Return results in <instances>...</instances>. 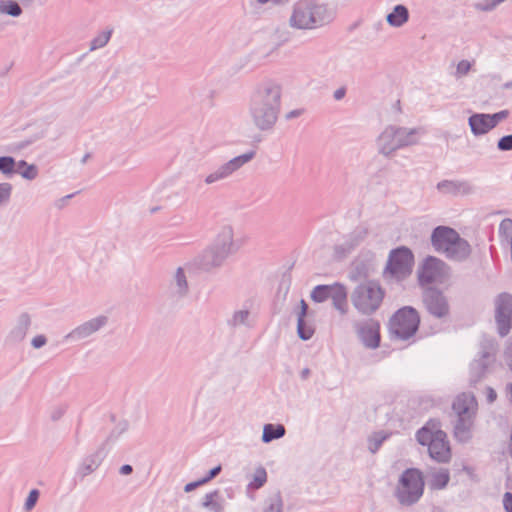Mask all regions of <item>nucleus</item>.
I'll return each mask as SVG.
<instances>
[{"label": "nucleus", "instance_id": "obj_1", "mask_svg": "<svg viewBox=\"0 0 512 512\" xmlns=\"http://www.w3.org/2000/svg\"><path fill=\"white\" fill-rule=\"evenodd\" d=\"M282 104V87L272 80L265 79L254 87L249 100L248 114L254 127L261 132L274 129Z\"/></svg>", "mask_w": 512, "mask_h": 512}, {"label": "nucleus", "instance_id": "obj_2", "mask_svg": "<svg viewBox=\"0 0 512 512\" xmlns=\"http://www.w3.org/2000/svg\"><path fill=\"white\" fill-rule=\"evenodd\" d=\"M333 13L318 0H298L292 8L289 25L298 30H314L329 24Z\"/></svg>", "mask_w": 512, "mask_h": 512}, {"label": "nucleus", "instance_id": "obj_3", "mask_svg": "<svg viewBox=\"0 0 512 512\" xmlns=\"http://www.w3.org/2000/svg\"><path fill=\"white\" fill-rule=\"evenodd\" d=\"M421 134V128L387 125L375 140L376 150L383 157L391 158L396 151L418 144Z\"/></svg>", "mask_w": 512, "mask_h": 512}, {"label": "nucleus", "instance_id": "obj_4", "mask_svg": "<svg viewBox=\"0 0 512 512\" xmlns=\"http://www.w3.org/2000/svg\"><path fill=\"white\" fill-rule=\"evenodd\" d=\"M431 243L436 251L454 261H463L471 253L468 241L461 238L454 229L446 226H438L433 230Z\"/></svg>", "mask_w": 512, "mask_h": 512}, {"label": "nucleus", "instance_id": "obj_5", "mask_svg": "<svg viewBox=\"0 0 512 512\" xmlns=\"http://www.w3.org/2000/svg\"><path fill=\"white\" fill-rule=\"evenodd\" d=\"M385 294V289L378 281L365 280L354 287L350 300L359 314L371 316L380 309Z\"/></svg>", "mask_w": 512, "mask_h": 512}, {"label": "nucleus", "instance_id": "obj_6", "mask_svg": "<svg viewBox=\"0 0 512 512\" xmlns=\"http://www.w3.org/2000/svg\"><path fill=\"white\" fill-rule=\"evenodd\" d=\"M416 439L420 445L428 446V452L432 459L439 463H447L451 459V450L447 435L440 429L439 422L430 420L416 433Z\"/></svg>", "mask_w": 512, "mask_h": 512}, {"label": "nucleus", "instance_id": "obj_7", "mask_svg": "<svg viewBox=\"0 0 512 512\" xmlns=\"http://www.w3.org/2000/svg\"><path fill=\"white\" fill-rule=\"evenodd\" d=\"M424 492V479L422 472L416 468H409L399 477L395 497L403 506H412L417 503Z\"/></svg>", "mask_w": 512, "mask_h": 512}, {"label": "nucleus", "instance_id": "obj_8", "mask_svg": "<svg viewBox=\"0 0 512 512\" xmlns=\"http://www.w3.org/2000/svg\"><path fill=\"white\" fill-rule=\"evenodd\" d=\"M498 351V344L492 338H484L480 344L478 357L475 358L469 369V383L476 385L484 379L489 373L492 372L496 365V354Z\"/></svg>", "mask_w": 512, "mask_h": 512}, {"label": "nucleus", "instance_id": "obj_9", "mask_svg": "<svg viewBox=\"0 0 512 512\" xmlns=\"http://www.w3.org/2000/svg\"><path fill=\"white\" fill-rule=\"evenodd\" d=\"M420 323L418 312L406 306L399 309L390 319V333L399 340H407L414 336Z\"/></svg>", "mask_w": 512, "mask_h": 512}, {"label": "nucleus", "instance_id": "obj_10", "mask_svg": "<svg viewBox=\"0 0 512 512\" xmlns=\"http://www.w3.org/2000/svg\"><path fill=\"white\" fill-rule=\"evenodd\" d=\"M413 263L414 256L411 250L399 247L390 252L384 274L397 280L404 279L411 274Z\"/></svg>", "mask_w": 512, "mask_h": 512}, {"label": "nucleus", "instance_id": "obj_11", "mask_svg": "<svg viewBox=\"0 0 512 512\" xmlns=\"http://www.w3.org/2000/svg\"><path fill=\"white\" fill-rule=\"evenodd\" d=\"M256 152L250 150L241 155L235 156L225 163L219 165L216 169L207 174L204 178V183L207 186L225 181L232 177L234 173L240 170L244 165L254 159Z\"/></svg>", "mask_w": 512, "mask_h": 512}, {"label": "nucleus", "instance_id": "obj_12", "mask_svg": "<svg viewBox=\"0 0 512 512\" xmlns=\"http://www.w3.org/2000/svg\"><path fill=\"white\" fill-rule=\"evenodd\" d=\"M447 275V265L442 260L432 256L425 259L418 274L421 285L442 283L446 279Z\"/></svg>", "mask_w": 512, "mask_h": 512}, {"label": "nucleus", "instance_id": "obj_13", "mask_svg": "<svg viewBox=\"0 0 512 512\" xmlns=\"http://www.w3.org/2000/svg\"><path fill=\"white\" fill-rule=\"evenodd\" d=\"M495 319L498 333L506 336L512 324V296L507 293L500 294L495 300Z\"/></svg>", "mask_w": 512, "mask_h": 512}, {"label": "nucleus", "instance_id": "obj_14", "mask_svg": "<svg viewBox=\"0 0 512 512\" xmlns=\"http://www.w3.org/2000/svg\"><path fill=\"white\" fill-rule=\"evenodd\" d=\"M423 304L427 311L436 318H443L449 314V303L442 291L428 287L423 291Z\"/></svg>", "mask_w": 512, "mask_h": 512}, {"label": "nucleus", "instance_id": "obj_15", "mask_svg": "<svg viewBox=\"0 0 512 512\" xmlns=\"http://www.w3.org/2000/svg\"><path fill=\"white\" fill-rule=\"evenodd\" d=\"M108 317L106 315H98L91 318L71 330L66 336L65 340L71 342H78L89 338L108 324Z\"/></svg>", "mask_w": 512, "mask_h": 512}, {"label": "nucleus", "instance_id": "obj_16", "mask_svg": "<svg viewBox=\"0 0 512 512\" xmlns=\"http://www.w3.org/2000/svg\"><path fill=\"white\" fill-rule=\"evenodd\" d=\"M189 267L179 266L171 274L168 283V293L174 300H182L188 296L190 288L188 283Z\"/></svg>", "mask_w": 512, "mask_h": 512}, {"label": "nucleus", "instance_id": "obj_17", "mask_svg": "<svg viewBox=\"0 0 512 512\" xmlns=\"http://www.w3.org/2000/svg\"><path fill=\"white\" fill-rule=\"evenodd\" d=\"M353 327L363 345L375 349L380 344L379 324L373 320L357 321Z\"/></svg>", "mask_w": 512, "mask_h": 512}, {"label": "nucleus", "instance_id": "obj_18", "mask_svg": "<svg viewBox=\"0 0 512 512\" xmlns=\"http://www.w3.org/2000/svg\"><path fill=\"white\" fill-rule=\"evenodd\" d=\"M228 254L224 251L210 245L205 249L200 258L201 268L205 271H210L221 267L225 260L228 258Z\"/></svg>", "mask_w": 512, "mask_h": 512}, {"label": "nucleus", "instance_id": "obj_19", "mask_svg": "<svg viewBox=\"0 0 512 512\" xmlns=\"http://www.w3.org/2000/svg\"><path fill=\"white\" fill-rule=\"evenodd\" d=\"M30 326V315L28 313L20 314L6 336V342L9 344H18L22 342L25 339Z\"/></svg>", "mask_w": 512, "mask_h": 512}, {"label": "nucleus", "instance_id": "obj_20", "mask_svg": "<svg viewBox=\"0 0 512 512\" xmlns=\"http://www.w3.org/2000/svg\"><path fill=\"white\" fill-rule=\"evenodd\" d=\"M477 401L472 393H461L453 402L452 408L457 417L475 416Z\"/></svg>", "mask_w": 512, "mask_h": 512}, {"label": "nucleus", "instance_id": "obj_21", "mask_svg": "<svg viewBox=\"0 0 512 512\" xmlns=\"http://www.w3.org/2000/svg\"><path fill=\"white\" fill-rule=\"evenodd\" d=\"M212 245L228 255L237 251V246L234 242V230L230 225H224L218 231Z\"/></svg>", "mask_w": 512, "mask_h": 512}, {"label": "nucleus", "instance_id": "obj_22", "mask_svg": "<svg viewBox=\"0 0 512 512\" xmlns=\"http://www.w3.org/2000/svg\"><path fill=\"white\" fill-rule=\"evenodd\" d=\"M368 235V230L364 226L356 227L346 238V240L335 247V251L338 254L345 255L350 253L355 247H357Z\"/></svg>", "mask_w": 512, "mask_h": 512}, {"label": "nucleus", "instance_id": "obj_23", "mask_svg": "<svg viewBox=\"0 0 512 512\" xmlns=\"http://www.w3.org/2000/svg\"><path fill=\"white\" fill-rule=\"evenodd\" d=\"M475 416L457 417L454 425V436L462 443L468 442L472 437V427Z\"/></svg>", "mask_w": 512, "mask_h": 512}, {"label": "nucleus", "instance_id": "obj_24", "mask_svg": "<svg viewBox=\"0 0 512 512\" xmlns=\"http://www.w3.org/2000/svg\"><path fill=\"white\" fill-rule=\"evenodd\" d=\"M103 454L101 450L85 457L77 468V474L81 478H85L95 472L103 461Z\"/></svg>", "mask_w": 512, "mask_h": 512}, {"label": "nucleus", "instance_id": "obj_25", "mask_svg": "<svg viewBox=\"0 0 512 512\" xmlns=\"http://www.w3.org/2000/svg\"><path fill=\"white\" fill-rule=\"evenodd\" d=\"M255 323V317L248 308L235 310L231 317L227 320V324L231 328H252Z\"/></svg>", "mask_w": 512, "mask_h": 512}, {"label": "nucleus", "instance_id": "obj_26", "mask_svg": "<svg viewBox=\"0 0 512 512\" xmlns=\"http://www.w3.org/2000/svg\"><path fill=\"white\" fill-rule=\"evenodd\" d=\"M468 124L474 136H481L491 131L489 114L475 113L468 118Z\"/></svg>", "mask_w": 512, "mask_h": 512}, {"label": "nucleus", "instance_id": "obj_27", "mask_svg": "<svg viewBox=\"0 0 512 512\" xmlns=\"http://www.w3.org/2000/svg\"><path fill=\"white\" fill-rule=\"evenodd\" d=\"M409 20V10L405 5L398 4L386 15V21L391 27L400 28Z\"/></svg>", "mask_w": 512, "mask_h": 512}, {"label": "nucleus", "instance_id": "obj_28", "mask_svg": "<svg viewBox=\"0 0 512 512\" xmlns=\"http://www.w3.org/2000/svg\"><path fill=\"white\" fill-rule=\"evenodd\" d=\"M332 299L333 307L341 314L345 315L348 312L347 290L343 284L335 283V288L330 297Z\"/></svg>", "mask_w": 512, "mask_h": 512}, {"label": "nucleus", "instance_id": "obj_29", "mask_svg": "<svg viewBox=\"0 0 512 512\" xmlns=\"http://www.w3.org/2000/svg\"><path fill=\"white\" fill-rule=\"evenodd\" d=\"M300 306H301V310L298 313V319H297V333H298V336L300 337V339L309 340L314 334V328L311 325L307 324L304 320V318L307 314L308 305L306 304V302L304 300H301Z\"/></svg>", "mask_w": 512, "mask_h": 512}, {"label": "nucleus", "instance_id": "obj_30", "mask_svg": "<svg viewBox=\"0 0 512 512\" xmlns=\"http://www.w3.org/2000/svg\"><path fill=\"white\" fill-rule=\"evenodd\" d=\"M202 505L212 512H224V499L218 490L207 493Z\"/></svg>", "mask_w": 512, "mask_h": 512}, {"label": "nucleus", "instance_id": "obj_31", "mask_svg": "<svg viewBox=\"0 0 512 512\" xmlns=\"http://www.w3.org/2000/svg\"><path fill=\"white\" fill-rule=\"evenodd\" d=\"M285 432V427L282 424H265L263 427L262 441L264 443H270L273 440L282 438Z\"/></svg>", "mask_w": 512, "mask_h": 512}, {"label": "nucleus", "instance_id": "obj_32", "mask_svg": "<svg viewBox=\"0 0 512 512\" xmlns=\"http://www.w3.org/2000/svg\"><path fill=\"white\" fill-rule=\"evenodd\" d=\"M450 480L448 469L440 468L431 473L429 485L432 489H443L447 486Z\"/></svg>", "mask_w": 512, "mask_h": 512}, {"label": "nucleus", "instance_id": "obj_33", "mask_svg": "<svg viewBox=\"0 0 512 512\" xmlns=\"http://www.w3.org/2000/svg\"><path fill=\"white\" fill-rule=\"evenodd\" d=\"M335 283L332 285H317L311 291L310 297L316 303H322L331 297Z\"/></svg>", "mask_w": 512, "mask_h": 512}, {"label": "nucleus", "instance_id": "obj_34", "mask_svg": "<svg viewBox=\"0 0 512 512\" xmlns=\"http://www.w3.org/2000/svg\"><path fill=\"white\" fill-rule=\"evenodd\" d=\"M22 14V8L15 0H0V15L19 17Z\"/></svg>", "mask_w": 512, "mask_h": 512}, {"label": "nucleus", "instance_id": "obj_35", "mask_svg": "<svg viewBox=\"0 0 512 512\" xmlns=\"http://www.w3.org/2000/svg\"><path fill=\"white\" fill-rule=\"evenodd\" d=\"M18 172L24 179L34 180L38 176V168L34 164H28L24 160H20L17 163Z\"/></svg>", "mask_w": 512, "mask_h": 512}, {"label": "nucleus", "instance_id": "obj_36", "mask_svg": "<svg viewBox=\"0 0 512 512\" xmlns=\"http://www.w3.org/2000/svg\"><path fill=\"white\" fill-rule=\"evenodd\" d=\"M129 424L126 420L119 421L114 428L110 431L109 435L106 438L107 444L116 443L123 434L128 430Z\"/></svg>", "mask_w": 512, "mask_h": 512}, {"label": "nucleus", "instance_id": "obj_37", "mask_svg": "<svg viewBox=\"0 0 512 512\" xmlns=\"http://www.w3.org/2000/svg\"><path fill=\"white\" fill-rule=\"evenodd\" d=\"M112 35V30L101 31L90 42V51L103 48L107 45Z\"/></svg>", "mask_w": 512, "mask_h": 512}, {"label": "nucleus", "instance_id": "obj_38", "mask_svg": "<svg viewBox=\"0 0 512 512\" xmlns=\"http://www.w3.org/2000/svg\"><path fill=\"white\" fill-rule=\"evenodd\" d=\"M267 481V472L264 467H258L254 474L253 479L249 482L248 488L250 489H259L261 488Z\"/></svg>", "mask_w": 512, "mask_h": 512}, {"label": "nucleus", "instance_id": "obj_39", "mask_svg": "<svg viewBox=\"0 0 512 512\" xmlns=\"http://www.w3.org/2000/svg\"><path fill=\"white\" fill-rule=\"evenodd\" d=\"M282 508V498L279 493H276L266 500L263 512H282Z\"/></svg>", "mask_w": 512, "mask_h": 512}, {"label": "nucleus", "instance_id": "obj_40", "mask_svg": "<svg viewBox=\"0 0 512 512\" xmlns=\"http://www.w3.org/2000/svg\"><path fill=\"white\" fill-rule=\"evenodd\" d=\"M436 188L442 194L457 197V180H442L437 183Z\"/></svg>", "mask_w": 512, "mask_h": 512}, {"label": "nucleus", "instance_id": "obj_41", "mask_svg": "<svg viewBox=\"0 0 512 512\" xmlns=\"http://www.w3.org/2000/svg\"><path fill=\"white\" fill-rule=\"evenodd\" d=\"M16 161L11 156L0 157V172L5 176H11L16 172Z\"/></svg>", "mask_w": 512, "mask_h": 512}, {"label": "nucleus", "instance_id": "obj_42", "mask_svg": "<svg viewBox=\"0 0 512 512\" xmlns=\"http://www.w3.org/2000/svg\"><path fill=\"white\" fill-rule=\"evenodd\" d=\"M476 191L475 185L469 180H457V196H469Z\"/></svg>", "mask_w": 512, "mask_h": 512}, {"label": "nucleus", "instance_id": "obj_43", "mask_svg": "<svg viewBox=\"0 0 512 512\" xmlns=\"http://www.w3.org/2000/svg\"><path fill=\"white\" fill-rule=\"evenodd\" d=\"M13 186L9 182L0 183V207L7 205L12 196Z\"/></svg>", "mask_w": 512, "mask_h": 512}, {"label": "nucleus", "instance_id": "obj_44", "mask_svg": "<svg viewBox=\"0 0 512 512\" xmlns=\"http://www.w3.org/2000/svg\"><path fill=\"white\" fill-rule=\"evenodd\" d=\"M472 63L468 60H461L456 65V70L453 73V76L456 79H461L465 77L471 70Z\"/></svg>", "mask_w": 512, "mask_h": 512}, {"label": "nucleus", "instance_id": "obj_45", "mask_svg": "<svg viewBox=\"0 0 512 512\" xmlns=\"http://www.w3.org/2000/svg\"><path fill=\"white\" fill-rule=\"evenodd\" d=\"M386 438H387V436L385 434H383L382 432H378V433L373 434L369 438V450H370V452L376 453L378 451V449L380 448V446L382 445V443L385 441Z\"/></svg>", "mask_w": 512, "mask_h": 512}, {"label": "nucleus", "instance_id": "obj_46", "mask_svg": "<svg viewBox=\"0 0 512 512\" xmlns=\"http://www.w3.org/2000/svg\"><path fill=\"white\" fill-rule=\"evenodd\" d=\"M509 116L508 110H501L494 114H489V121L494 129L501 121L505 120Z\"/></svg>", "mask_w": 512, "mask_h": 512}, {"label": "nucleus", "instance_id": "obj_47", "mask_svg": "<svg viewBox=\"0 0 512 512\" xmlns=\"http://www.w3.org/2000/svg\"><path fill=\"white\" fill-rule=\"evenodd\" d=\"M39 491L37 489H32L30 492H29V495L25 501V510L26 511H31L34 506L36 505L37 503V500L39 498Z\"/></svg>", "mask_w": 512, "mask_h": 512}, {"label": "nucleus", "instance_id": "obj_48", "mask_svg": "<svg viewBox=\"0 0 512 512\" xmlns=\"http://www.w3.org/2000/svg\"><path fill=\"white\" fill-rule=\"evenodd\" d=\"M497 149L500 151L512 150V134L501 137L497 142Z\"/></svg>", "mask_w": 512, "mask_h": 512}, {"label": "nucleus", "instance_id": "obj_49", "mask_svg": "<svg viewBox=\"0 0 512 512\" xmlns=\"http://www.w3.org/2000/svg\"><path fill=\"white\" fill-rule=\"evenodd\" d=\"M67 407L65 405H58L51 409L50 411V418L53 421H58L63 417V415L66 412Z\"/></svg>", "mask_w": 512, "mask_h": 512}, {"label": "nucleus", "instance_id": "obj_50", "mask_svg": "<svg viewBox=\"0 0 512 512\" xmlns=\"http://www.w3.org/2000/svg\"><path fill=\"white\" fill-rule=\"evenodd\" d=\"M221 470H222L221 465H218V466H216V467L212 468V469L208 472V474H207L205 477H203L202 479H200V480L203 482V484H206V483H208L209 481H211L212 479H214L217 475H219V473L221 472Z\"/></svg>", "mask_w": 512, "mask_h": 512}, {"label": "nucleus", "instance_id": "obj_51", "mask_svg": "<svg viewBox=\"0 0 512 512\" xmlns=\"http://www.w3.org/2000/svg\"><path fill=\"white\" fill-rule=\"evenodd\" d=\"M504 358H505L506 364L512 371V339H510L507 343V347L504 352Z\"/></svg>", "mask_w": 512, "mask_h": 512}, {"label": "nucleus", "instance_id": "obj_52", "mask_svg": "<svg viewBox=\"0 0 512 512\" xmlns=\"http://www.w3.org/2000/svg\"><path fill=\"white\" fill-rule=\"evenodd\" d=\"M46 343H47V338L44 335H37L31 341V345L35 349H39V348L43 347L44 345H46Z\"/></svg>", "mask_w": 512, "mask_h": 512}, {"label": "nucleus", "instance_id": "obj_53", "mask_svg": "<svg viewBox=\"0 0 512 512\" xmlns=\"http://www.w3.org/2000/svg\"><path fill=\"white\" fill-rule=\"evenodd\" d=\"M503 505L506 512H512V493L506 492L504 494Z\"/></svg>", "mask_w": 512, "mask_h": 512}, {"label": "nucleus", "instance_id": "obj_54", "mask_svg": "<svg viewBox=\"0 0 512 512\" xmlns=\"http://www.w3.org/2000/svg\"><path fill=\"white\" fill-rule=\"evenodd\" d=\"M204 485L203 482L199 479L197 481H194V482H190L188 484L185 485L184 487V491L186 493H189V492H192L193 490H195L196 488L200 487Z\"/></svg>", "mask_w": 512, "mask_h": 512}, {"label": "nucleus", "instance_id": "obj_55", "mask_svg": "<svg viewBox=\"0 0 512 512\" xmlns=\"http://www.w3.org/2000/svg\"><path fill=\"white\" fill-rule=\"evenodd\" d=\"M500 231L504 232H511L512 231V220L511 219H504L501 221L499 226Z\"/></svg>", "mask_w": 512, "mask_h": 512}, {"label": "nucleus", "instance_id": "obj_56", "mask_svg": "<svg viewBox=\"0 0 512 512\" xmlns=\"http://www.w3.org/2000/svg\"><path fill=\"white\" fill-rule=\"evenodd\" d=\"M346 95V89L344 87H340L336 89L333 93V97L335 100L339 101L343 99Z\"/></svg>", "mask_w": 512, "mask_h": 512}, {"label": "nucleus", "instance_id": "obj_57", "mask_svg": "<svg viewBox=\"0 0 512 512\" xmlns=\"http://www.w3.org/2000/svg\"><path fill=\"white\" fill-rule=\"evenodd\" d=\"M486 390H487V401L489 403H493L496 400V398H497V393L491 387H487Z\"/></svg>", "mask_w": 512, "mask_h": 512}, {"label": "nucleus", "instance_id": "obj_58", "mask_svg": "<svg viewBox=\"0 0 512 512\" xmlns=\"http://www.w3.org/2000/svg\"><path fill=\"white\" fill-rule=\"evenodd\" d=\"M133 472V467L129 464H125L120 467L119 473L121 475H130Z\"/></svg>", "mask_w": 512, "mask_h": 512}, {"label": "nucleus", "instance_id": "obj_59", "mask_svg": "<svg viewBox=\"0 0 512 512\" xmlns=\"http://www.w3.org/2000/svg\"><path fill=\"white\" fill-rule=\"evenodd\" d=\"M300 115H302V110L295 109V110H292V111L288 112L285 117H286L287 120H290V119H293V118H297Z\"/></svg>", "mask_w": 512, "mask_h": 512}, {"label": "nucleus", "instance_id": "obj_60", "mask_svg": "<svg viewBox=\"0 0 512 512\" xmlns=\"http://www.w3.org/2000/svg\"><path fill=\"white\" fill-rule=\"evenodd\" d=\"M257 2L260 4L271 3L273 5H278L287 2V0H257Z\"/></svg>", "mask_w": 512, "mask_h": 512}, {"label": "nucleus", "instance_id": "obj_61", "mask_svg": "<svg viewBox=\"0 0 512 512\" xmlns=\"http://www.w3.org/2000/svg\"><path fill=\"white\" fill-rule=\"evenodd\" d=\"M310 375V369L309 368H304L302 369V371L300 372V377L305 380L309 377Z\"/></svg>", "mask_w": 512, "mask_h": 512}, {"label": "nucleus", "instance_id": "obj_62", "mask_svg": "<svg viewBox=\"0 0 512 512\" xmlns=\"http://www.w3.org/2000/svg\"><path fill=\"white\" fill-rule=\"evenodd\" d=\"M502 88L505 89V90H512V80L508 81V82H505L503 84Z\"/></svg>", "mask_w": 512, "mask_h": 512}, {"label": "nucleus", "instance_id": "obj_63", "mask_svg": "<svg viewBox=\"0 0 512 512\" xmlns=\"http://www.w3.org/2000/svg\"><path fill=\"white\" fill-rule=\"evenodd\" d=\"M509 451H510V455L512 457V434H511V437H510Z\"/></svg>", "mask_w": 512, "mask_h": 512}, {"label": "nucleus", "instance_id": "obj_64", "mask_svg": "<svg viewBox=\"0 0 512 512\" xmlns=\"http://www.w3.org/2000/svg\"><path fill=\"white\" fill-rule=\"evenodd\" d=\"M350 279H351V280H356V276H355L354 274H351V275H350Z\"/></svg>", "mask_w": 512, "mask_h": 512}]
</instances>
